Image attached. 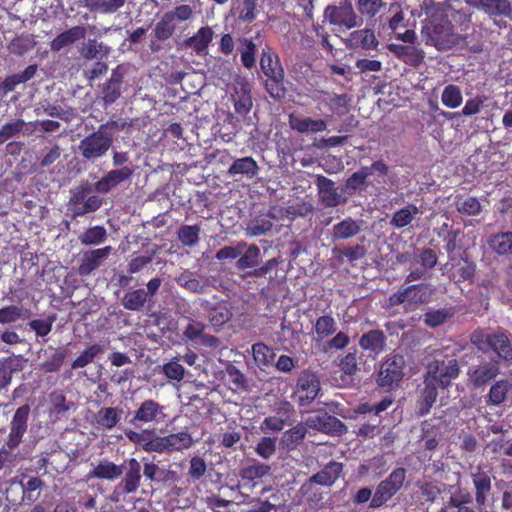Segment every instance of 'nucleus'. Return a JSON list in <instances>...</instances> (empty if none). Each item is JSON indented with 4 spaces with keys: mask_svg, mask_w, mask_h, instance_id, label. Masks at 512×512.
Segmentation results:
<instances>
[{
    "mask_svg": "<svg viewBox=\"0 0 512 512\" xmlns=\"http://www.w3.org/2000/svg\"><path fill=\"white\" fill-rule=\"evenodd\" d=\"M350 41L356 47H361L364 50L376 49L379 41L372 29H360L350 34Z\"/></svg>",
    "mask_w": 512,
    "mask_h": 512,
    "instance_id": "nucleus-41",
    "label": "nucleus"
},
{
    "mask_svg": "<svg viewBox=\"0 0 512 512\" xmlns=\"http://www.w3.org/2000/svg\"><path fill=\"white\" fill-rule=\"evenodd\" d=\"M66 357L67 350L58 348L49 358L41 363V369L48 373L57 372L61 368Z\"/></svg>",
    "mask_w": 512,
    "mask_h": 512,
    "instance_id": "nucleus-61",
    "label": "nucleus"
},
{
    "mask_svg": "<svg viewBox=\"0 0 512 512\" xmlns=\"http://www.w3.org/2000/svg\"><path fill=\"white\" fill-rule=\"evenodd\" d=\"M320 388L318 376L311 371L304 370L297 379L293 397L299 406H308L317 398Z\"/></svg>",
    "mask_w": 512,
    "mask_h": 512,
    "instance_id": "nucleus-8",
    "label": "nucleus"
},
{
    "mask_svg": "<svg viewBox=\"0 0 512 512\" xmlns=\"http://www.w3.org/2000/svg\"><path fill=\"white\" fill-rule=\"evenodd\" d=\"M468 4L491 18L511 17L512 6L509 0H470Z\"/></svg>",
    "mask_w": 512,
    "mask_h": 512,
    "instance_id": "nucleus-22",
    "label": "nucleus"
},
{
    "mask_svg": "<svg viewBox=\"0 0 512 512\" xmlns=\"http://www.w3.org/2000/svg\"><path fill=\"white\" fill-rule=\"evenodd\" d=\"M473 485L475 488V500L479 507L485 505L488 495L491 492L492 484L490 475L478 469L477 472L471 474Z\"/></svg>",
    "mask_w": 512,
    "mask_h": 512,
    "instance_id": "nucleus-28",
    "label": "nucleus"
},
{
    "mask_svg": "<svg viewBox=\"0 0 512 512\" xmlns=\"http://www.w3.org/2000/svg\"><path fill=\"white\" fill-rule=\"evenodd\" d=\"M86 36V29L83 26H74L61 34L57 35L51 42V50L58 52L62 48L75 43L78 40L84 39Z\"/></svg>",
    "mask_w": 512,
    "mask_h": 512,
    "instance_id": "nucleus-32",
    "label": "nucleus"
},
{
    "mask_svg": "<svg viewBox=\"0 0 512 512\" xmlns=\"http://www.w3.org/2000/svg\"><path fill=\"white\" fill-rule=\"evenodd\" d=\"M288 125L291 130L300 134L319 133L327 128V124L323 119H313L296 113L288 115Z\"/></svg>",
    "mask_w": 512,
    "mask_h": 512,
    "instance_id": "nucleus-20",
    "label": "nucleus"
},
{
    "mask_svg": "<svg viewBox=\"0 0 512 512\" xmlns=\"http://www.w3.org/2000/svg\"><path fill=\"white\" fill-rule=\"evenodd\" d=\"M324 16L333 25L352 29L363 24L362 18L355 12L350 0H343L339 5H328Z\"/></svg>",
    "mask_w": 512,
    "mask_h": 512,
    "instance_id": "nucleus-7",
    "label": "nucleus"
},
{
    "mask_svg": "<svg viewBox=\"0 0 512 512\" xmlns=\"http://www.w3.org/2000/svg\"><path fill=\"white\" fill-rule=\"evenodd\" d=\"M455 206L457 211L462 215L476 216L481 213L482 206L476 197L469 196L462 198L456 197Z\"/></svg>",
    "mask_w": 512,
    "mask_h": 512,
    "instance_id": "nucleus-54",
    "label": "nucleus"
},
{
    "mask_svg": "<svg viewBox=\"0 0 512 512\" xmlns=\"http://www.w3.org/2000/svg\"><path fill=\"white\" fill-rule=\"evenodd\" d=\"M488 245L499 256L512 255V231L492 234L488 239Z\"/></svg>",
    "mask_w": 512,
    "mask_h": 512,
    "instance_id": "nucleus-34",
    "label": "nucleus"
},
{
    "mask_svg": "<svg viewBox=\"0 0 512 512\" xmlns=\"http://www.w3.org/2000/svg\"><path fill=\"white\" fill-rule=\"evenodd\" d=\"M107 238V231L103 226L96 225L87 228L80 234L79 240L83 245H98Z\"/></svg>",
    "mask_w": 512,
    "mask_h": 512,
    "instance_id": "nucleus-55",
    "label": "nucleus"
},
{
    "mask_svg": "<svg viewBox=\"0 0 512 512\" xmlns=\"http://www.w3.org/2000/svg\"><path fill=\"white\" fill-rule=\"evenodd\" d=\"M124 472V465H117L107 459L100 460L99 463L87 474L88 479H100L114 481Z\"/></svg>",
    "mask_w": 512,
    "mask_h": 512,
    "instance_id": "nucleus-25",
    "label": "nucleus"
},
{
    "mask_svg": "<svg viewBox=\"0 0 512 512\" xmlns=\"http://www.w3.org/2000/svg\"><path fill=\"white\" fill-rule=\"evenodd\" d=\"M239 51L242 65L251 70L256 66L257 46L251 38L241 37L238 39Z\"/></svg>",
    "mask_w": 512,
    "mask_h": 512,
    "instance_id": "nucleus-39",
    "label": "nucleus"
},
{
    "mask_svg": "<svg viewBox=\"0 0 512 512\" xmlns=\"http://www.w3.org/2000/svg\"><path fill=\"white\" fill-rule=\"evenodd\" d=\"M307 433V429L298 424L286 430L281 437V445L284 449L292 451L302 442Z\"/></svg>",
    "mask_w": 512,
    "mask_h": 512,
    "instance_id": "nucleus-44",
    "label": "nucleus"
},
{
    "mask_svg": "<svg viewBox=\"0 0 512 512\" xmlns=\"http://www.w3.org/2000/svg\"><path fill=\"white\" fill-rule=\"evenodd\" d=\"M120 410L112 407H103L96 413V423L105 428L112 429L120 421Z\"/></svg>",
    "mask_w": 512,
    "mask_h": 512,
    "instance_id": "nucleus-52",
    "label": "nucleus"
},
{
    "mask_svg": "<svg viewBox=\"0 0 512 512\" xmlns=\"http://www.w3.org/2000/svg\"><path fill=\"white\" fill-rule=\"evenodd\" d=\"M103 351V346L100 344L95 343L90 345L72 362L71 368H84L85 366L93 362L94 358L101 354Z\"/></svg>",
    "mask_w": 512,
    "mask_h": 512,
    "instance_id": "nucleus-57",
    "label": "nucleus"
},
{
    "mask_svg": "<svg viewBox=\"0 0 512 512\" xmlns=\"http://www.w3.org/2000/svg\"><path fill=\"white\" fill-rule=\"evenodd\" d=\"M259 172L260 167L257 161L251 156L235 159L228 168V174L230 176L241 175L247 179L257 177Z\"/></svg>",
    "mask_w": 512,
    "mask_h": 512,
    "instance_id": "nucleus-26",
    "label": "nucleus"
},
{
    "mask_svg": "<svg viewBox=\"0 0 512 512\" xmlns=\"http://www.w3.org/2000/svg\"><path fill=\"white\" fill-rule=\"evenodd\" d=\"M260 68L267 77L265 89L273 99H282L285 97L286 89L284 86V69L280 58L272 48L266 46L262 49L260 57Z\"/></svg>",
    "mask_w": 512,
    "mask_h": 512,
    "instance_id": "nucleus-4",
    "label": "nucleus"
},
{
    "mask_svg": "<svg viewBox=\"0 0 512 512\" xmlns=\"http://www.w3.org/2000/svg\"><path fill=\"white\" fill-rule=\"evenodd\" d=\"M22 487V502L30 505L40 497L39 490L44 486V481L39 477H31L27 482H20Z\"/></svg>",
    "mask_w": 512,
    "mask_h": 512,
    "instance_id": "nucleus-46",
    "label": "nucleus"
},
{
    "mask_svg": "<svg viewBox=\"0 0 512 512\" xmlns=\"http://www.w3.org/2000/svg\"><path fill=\"white\" fill-rule=\"evenodd\" d=\"M133 174L131 166L110 170L94 184V189L98 193L107 194L119 184L129 181Z\"/></svg>",
    "mask_w": 512,
    "mask_h": 512,
    "instance_id": "nucleus-16",
    "label": "nucleus"
},
{
    "mask_svg": "<svg viewBox=\"0 0 512 512\" xmlns=\"http://www.w3.org/2000/svg\"><path fill=\"white\" fill-rule=\"evenodd\" d=\"M343 471V464L337 461H330L319 472L311 476L312 481L317 482L318 485L332 486L340 477Z\"/></svg>",
    "mask_w": 512,
    "mask_h": 512,
    "instance_id": "nucleus-31",
    "label": "nucleus"
},
{
    "mask_svg": "<svg viewBox=\"0 0 512 512\" xmlns=\"http://www.w3.org/2000/svg\"><path fill=\"white\" fill-rule=\"evenodd\" d=\"M111 249V246H106L84 253L78 266V274L82 277L89 276L109 256Z\"/></svg>",
    "mask_w": 512,
    "mask_h": 512,
    "instance_id": "nucleus-24",
    "label": "nucleus"
},
{
    "mask_svg": "<svg viewBox=\"0 0 512 512\" xmlns=\"http://www.w3.org/2000/svg\"><path fill=\"white\" fill-rule=\"evenodd\" d=\"M450 262L445 264L447 268L449 264L455 267V271L452 273L451 278L456 282L462 281H473L476 272V265L473 261L468 260V258H453L450 257Z\"/></svg>",
    "mask_w": 512,
    "mask_h": 512,
    "instance_id": "nucleus-29",
    "label": "nucleus"
},
{
    "mask_svg": "<svg viewBox=\"0 0 512 512\" xmlns=\"http://www.w3.org/2000/svg\"><path fill=\"white\" fill-rule=\"evenodd\" d=\"M316 485L317 482L310 477L298 490L299 495L311 506H318L323 500V493Z\"/></svg>",
    "mask_w": 512,
    "mask_h": 512,
    "instance_id": "nucleus-49",
    "label": "nucleus"
},
{
    "mask_svg": "<svg viewBox=\"0 0 512 512\" xmlns=\"http://www.w3.org/2000/svg\"><path fill=\"white\" fill-rule=\"evenodd\" d=\"M420 213V209L413 203H408L401 209L394 212L390 219V225L394 229H402L412 223L415 215Z\"/></svg>",
    "mask_w": 512,
    "mask_h": 512,
    "instance_id": "nucleus-36",
    "label": "nucleus"
},
{
    "mask_svg": "<svg viewBox=\"0 0 512 512\" xmlns=\"http://www.w3.org/2000/svg\"><path fill=\"white\" fill-rule=\"evenodd\" d=\"M51 412L57 416L63 415L74 407L73 402H67L62 392H52L50 394Z\"/></svg>",
    "mask_w": 512,
    "mask_h": 512,
    "instance_id": "nucleus-64",
    "label": "nucleus"
},
{
    "mask_svg": "<svg viewBox=\"0 0 512 512\" xmlns=\"http://www.w3.org/2000/svg\"><path fill=\"white\" fill-rule=\"evenodd\" d=\"M316 185L319 200L324 207L334 208L346 202V198L338 192V188L335 187V183L331 179L319 176Z\"/></svg>",
    "mask_w": 512,
    "mask_h": 512,
    "instance_id": "nucleus-18",
    "label": "nucleus"
},
{
    "mask_svg": "<svg viewBox=\"0 0 512 512\" xmlns=\"http://www.w3.org/2000/svg\"><path fill=\"white\" fill-rule=\"evenodd\" d=\"M449 351V347L442 348L426 365L423 388L417 401L419 414L422 416L430 412L437 401L439 391L448 390L460 375L457 355Z\"/></svg>",
    "mask_w": 512,
    "mask_h": 512,
    "instance_id": "nucleus-1",
    "label": "nucleus"
},
{
    "mask_svg": "<svg viewBox=\"0 0 512 512\" xmlns=\"http://www.w3.org/2000/svg\"><path fill=\"white\" fill-rule=\"evenodd\" d=\"M243 253L244 254L236 262V267L239 270L255 268L256 266H258L260 262L261 252L257 245H246V248Z\"/></svg>",
    "mask_w": 512,
    "mask_h": 512,
    "instance_id": "nucleus-51",
    "label": "nucleus"
},
{
    "mask_svg": "<svg viewBox=\"0 0 512 512\" xmlns=\"http://www.w3.org/2000/svg\"><path fill=\"white\" fill-rule=\"evenodd\" d=\"M422 37L425 44L435 47L438 51H446L459 45L462 37L454 31V25L445 15H432L422 26Z\"/></svg>",
    "mask_w": 512,
    "mask_h": 512,
    "instance_id": "nucleus-3",
    "label": "nucleus"
},
{
    "mask_svg": "<svg viewBox=\"0 0 512 512\" xmlns=\"http://www.w3.org/2000/svg\"><path fill=\"white\" fill-rule=\"evenodd\" d=\"M387 337L385 333L380 329L370 330L359 339V346L364 351H369L378 355L382 353L386 347Z\"/></svg>",
    "mask_w": 512,
    "mask_h": 512,
    "instance_id": "nucleus-27",
    "label": "nucleus"
},
{
    "mask_svg": "<svg viewBox=\"0 0 512 512\" xmlns=\"http://www.w3.org/2000/svg\"><path fill=\"white\" fill-rule=\"evenodd\" d=\"M359 16L363 19H372L385 7L383 0H355Z\"/></svg>",
    "mask_w": 512,
    "mask_h": 512,
    "instance_id": "nucleus-53",
    "label": "nucleus"
},
{
    "mask_svg": "<svg viewBox=\"0 0 512 512\" xmlns=\"http://www.w3.org/2000/svg\"><path fill=\"white\" fill-rule=\"evenodd\" d=\"M500 374V366L497 360L482 362L469 370V381L475 388L488 385Z\"/></svg>",
    "mask_w": 512,
    "mask_h": 512,
    "instance_id": "nucleus-15",
    "label": "nucleus"
},
{
    "mask_svg": "<svg viewBox=\"0 0 512 512\" xmlns=\"http://www.w3.org/2000/svg\"><path fill=\"white\" fill-rule=\"evenodd\" d=\"M176 283L193 293H203L205 288V285L200 280L193 277L192 273L189 271L179 275L176 278Z\"/></svg>",
    "mask_w": 512,
    "mask_h": 512,
    "instance_id": "nucleus-63",
    "label": "nucleus"
},
{
    "mask_svg": "<svg viewBox=\"0 0 512 512\" xmlns=\"http://www.w3.org/2000/svg\"><path fill=\"white\" fill-rule=\"evenodd\" d=\"M125 464H127V468L115 491L128 495L136 493L141 485V463L136 458H129L125 460Z\"/></svg>",
    "mask_w": 512,
    "mask_h": 512,
    "instance_id": "nucleus-13",
    "label": "nucleus"
},
{
    "mask_svg": "<svg viewBox=\"0 0 512 512\" xmlns=\"http://www.w3.org/2000/svg\"><path fill=\"white\" fill-rule=\"evenodd\" d=\"M470 342L483 353L495 354L499 363H512V334L508 330L497 327L491 333H486L477 328L470 334Z\"/></svg>",
    "mask_w": 512,
    "mask_h": 512,
    "instance_id": "nucleus-2",
    "label": "nucleus"
},
{
    "mask_svg": "<svg viewBox=\"0 0 512 512\" xmlns=\"http://www.w3.org/2000/svg\"><path fill=\"white\" fill-rule=\"evenodd\" d=\"M276 219L275 215L268 212L260 214L253 218L247 225V232L251 236H262L269 232L273 227V221Z\"/></svg>",
    "mask_w": 512,
    "mask_h": 512,
    "instance_id": "nucleus-40",
    "label": "nucleus"
},
{
    "mask_svg": "<svg viewBox=\"0 0 512 512\" xmlns=\"http://www.w3.org/2000/svg\"><path fill=\"white\" fill-rule=\"evenodd\" d=\"M363 220H355L352 217H346L335 223L331 229L333 242H340L352 239L362 232Z\"/></svg>",
    "mask_w": 512,
    "mask_h": 512,
    "instance_id": "nucleus-21",
    "label": "nucleus"
},
{
    "mask_svg": "<svg viewBox=\"0 0 512 512\" xmlns=\"http://www.w3.org/2000/svg\"><path fill=\"white\" fill-rule=\"evenodd\" d=\"M453 316V312L447 309L431 310L424 314V323L430 328H436L444 324Z\"/></svg>",
    "mask_w": 512,
    "mask_h": 512,
    "instance_id": "nucleus-60",
    "label": "nucleus"
},
{
    "mask_svg": "<svg viewBox=\"0 0 512 512\" xmlns=\"http://www.w3.org/2000/svg\"><path fill=\"white\" fill-rule=\"evenodd\" d=\"M167 453L182 452L191 448L194 444L192 435L187 431H179L165 435Z\"/></svg>",
    "mask_w": 512,
    "mask_h": 512,
    "instance_id": "nucleus-35",
    "label": "nucleus"
},
{
    "mask_svg": "<svg viewBox=\"0 0 512 512\" xmlns=\"http://www.w3.org/2000/svg\"><path fill=\"white\" fill-rule=\"evenodd\" d=\"M165 417L164 406L153 399H146L139 404L129 423L135 427L149 423H159Z\"/></svg>",
    "mask_w": 512,
    "mask_h": 512,
    "instance_id": "nucleus-10",
    "label": "nucleus"
},
{
    "mask_svg": "<svg viewBox=\"0 0 512 512\" xmlns=\"http://www.w3.org/2000/svg\"><path fill=\"white\" fill-rule=\"evenodd\" d=\"M441 101L447 108L455 109L459 107L463 101L461 89L455 84L445 86L442 91Z\"/></svg>",
    "mask_w": 512,
    "mask_h": 512,
    "instance_id": "nucleus-56",
    "label": "nucleus"
},
{
    "mask_svg": "<svg viewBox=\"0 0 512 512\" xmlns=\"http://www.w3.org/2000/svg\"><path fill=\"white\" fill-rule=\"evenodd\" d=\"M176 23L170 13L165 12L154 28V36L159 41H166L173 36Z\"/></svg>",
    "mask_w": 512,
    "mask_h": 512,
    "instance_id": "nucleus-48",
    "label": "nucleus"
},
{
    "mask_svg": "<svg viewBox=\"0 0 512 512\" xmlns=\"http://www.w3.org/2000/svg\"><path fill=\"white\" fill-rule=\"evenodd\" d=\"M405 361L401 355H393L385 360L380 367L378 374V385L380 387H392L398 384L404 376Z\"/></svg>",
    "mask_w": 512,
    "mask_h": 512,
    "instance_id": "nucleus-11",
    "label": "nucleus"
},
{
    "mask_svg": "<svg viewBox=\"0 0 512 512\" xmlns=\"http://www.w3.org/2000/svg\"><path fill=\"white\" fill-rule=\"evenodd\" d=\"M387 49L401 62L410 67L419 68L425 63V51L414 44L389 43Z\"/></svg>",
    "mask_w": 512,
    "mask_h": 512,
    "instance_id": "nucleus-12",
    "label": "nucleus"
},
{
    "mask_svg": "<svg viewBox=\"0 0 512 512\" xmlns=\"http://www.w3.org/2000/svg\"><path fill=\"white\" fill-rule=\"evenodd\" d=\"M271 467L268 464L261 463L257 460H252L250 465H247L239 471V489L252 490L263 477L270 474Z\"/></svg>",
    "mask_w": 512,
    "mask_h": 512,
    "instance_id": "nucleus-14",
    "label": "nucleus"
},
{
    "mask_svg": "<svg viewBox=\"0 0 512 512\" xmlns=\"http://www.w3.org/2000/svg\"><path fill=\"white\" fill-rule=\"evenodd\" d=\"M22 368L18 357H6L0 359V388H6L12 380L13 374Z\"/></svg>",
    "mask_w": 512,
    "mask_h": 512,
    "instance_id": "nucleus-38",
    "label": "nucleus"
},
{
    "mask_svg": "<svg viewBox=\"0 0 512 512\" xmlns=\"http://www.w3.org/2000/svg\"><path fill=\"white\" fill-rule=\"evenodd\" d=\"M142 449L148 453H167V444L165 436L157 435L153 430V434H150V436L147 437V440L144 443H142Z\"/></svg>",
    "mask_w": 512,
    "mask_h": 512,
    "instance_id": "nucleus-62",
    "label": "nucleus"
},
{
    "mask_svg": "<svg viewBox=\"0 0 512 512\" xmlns=\"http://www.w3.org/2000/svg\"><path fill=\"white\" fill-rule=\"evenodd\" d=\"M252 355L257 366H267L275 356L273 350L266 344L259 342L252 345Z\"/></svg>",
    "mask_w": 512,
    "mask_h": 512,
    "instance_id": "nucleus-59",
    "label": "nucleus"
},
{
    "mask_svg": "<svg viewBox=\"0 0 512 512\" xmlns=\"http://www.w3.org/2000/svg\"><path fill=\"white\" fill-rule=\"evenodd\" d=\"M313 329L317 340H324L335 334L337 323L331 314H326L316 319Z\"/></svg>",
    "mask_w": 512,
    "mask_h": 512,
    "instance_id": "nucleus-45",
    "label": "nucleus"
},
{
    "mask_svg": "<svg viewBox=\"0 0 512 512\" xmlns=\"http://www.w3.org/2000/svg\"><path fill=\"white\" fill-rule=\"evenodd\" d=\"M29 415V405L25 404L17 408L10 422V432L8 434L9 445L13 446L16 442H22L27 432Z\"/></svg>",
    "mask_w": 512,
    "mask_h": 512,
    "instance_id": "nucleus-19",
    "label": "nucleus"
},
{
    "mask_svg": "<svg viewBox=\"0 0 512 512\" xmlns=\"http://www.w3.org/2000/svg\"><path fill=\"white\" fill-rule=\"evenodd\" d=\"M123 82V69L121 66H117L112 70L110 78L103 84L101 89L104 107L112 105L121 97Z\"/></svg>",
    "mask_w": 512,
    "mask_h": 512,
    "instance_id": "nucleus-17",
    "label": "nucleus"
},
{
    "mask_svg": "<svg viewBox=\"0 0 512 512\" xmlns=\"http://www.w3.org/2000/svg\"><path fill=\"white\" fill-rule=\"evenodd\" d=\"M407 471L403 467L393 469L390 474L381 480L373 493L369 503L372 509H378L385 506L404 486Z\"/></svg>",
    "mask_w": 512,
    "mask_h": 512,
    "instance_id": "nucleus-5",
    "label": "nucleus"
},
{
    "mask_svg": "<svg viewBox=\"0 0 512 512\" xmlns=\"http://www.w3.org/2000/svg\"><path fill=\"white\" fill-rule=\"evenodd\" d=\"M406 309H415L420 305L427 304L432 297L433 289L430 284H412L404 288Z\"/></svg>",
    "mask_w": 512,
    "mask_h": 512,
    "instance_id": "nucleus-23",
    "label": "nucleus"
},
{
    "mask_svg": "<svg viewBox=\"0 0 512 512\" xmlns=\"http://www.w3.org/2000/svg\"><path fill=\"white\" fill-rule=\"evenodd\" d=\"M325 98L323 103L329 108V110L336 115H343L348 110L349 98L346 94H336L325 92Z\"/></svg>",
    "mask_w": 512,
    "mask_h": 512,
    "instance_id": "nucleus-50",
    "label": "nucleus"
},
{
    "mask_svg": "<svg viewBox=\"0 0 512 512\" xmlns=\"http://www.w3.org/2000/svg\"><path fill=\"white\" fill-rule=\"evenodd\" d=\"M512 388V383L507 379L496 381L490 388L487 396V404L500 405L507 397V393Z\"/></svg>",
    "mask_w": 512,
    "mask_h": 512,
    "instance_id": "nucleus-47",
    "label": "nucleus"
},
{
    "mask_svg": "<svg viewBox=\"0 0 512 512\" xmlns=\"http://www.w3.org/2000/svg\"><path fill=\"white\" fill-rule=\"evenodd\" d=\"M200 227L198 225H183L179 228L177 236L183 246L194 247L199 242Z\"/></svg>",
    "mask_w": 512,
    "mask_h": 512,
    "instance_id": "nucleus-58",
    "label": "nucleus"
},
{
    "mask_svg": "<svg viewBox=\"0 0 512 512\" xmlns=\"http://www.w3.org/2000/svg\"><path fill=\"white\" fill-rule=\"evenodd\" d=\"M31 311L18 305H8L0 308V324L7 325L18 320L30 318Z\"/></svg>",
    "mask_w": 512,
    "mask_h": 512,
    "instance_id": "nucleus-43",
    "label": "nucleus"
},
{
    "mask_svg": "<svg viewBox=\"0 0 512 512\" xmlns=\"http://www.w3.org/2000/svg\"><path fill=\"white\" fill-rule=\"evenodd\" d=\"M366 252H367V250H366L365 246L360 245V244H356L354 246H346L343 248L334 247L332 249L333 256L339 262H343V258H345L351 264L364 258L366 255Z\"/></svg>",
    "mask_w": 512,
    "mask_h": 512,
    "instance_id": "nucleus-42",
    "label": "nucleus"
},
{
    "mask_svg": "<svg viewBox=\"0 0 512 512\" xmlns=\"http://www.w3.org/2000/svg\"><path fill=\"white\" fill-rule=\"evenodd\" d=\"M213 35L214 32L211 27H201L193 36L185 40V45L192 48L197 55H203L212 42Z\"/></svg>",
    "mask_w": 512,
    "mask_h": 512,
    "instance_id": "nucleus-30",
    "label": "nucleus"
},
{
    "mask_svg": "<svg viewBox=\"0 0 512 512\" xmlns=\"http://www.w3.org/2000/svg\"><path fill=\"white\" fill-rule=\"evenodd\" d=\"M37 69V65L32 64L27 66L21 73L7 76L0 84L3 94L7 95L12 92L17 85L31 80L35 76Z\"/></svg>",
    "mask_w": 512,
    "mask_h": 512,
    "instance_id": "nucleus-33",
    "label": "nucleus"
},
{
    "mask_svg": "<svg viewBox=\"0 0 512 512\" xmlns=\"http://www.w3.org/2000/svg\"><path fill=\"white\" fill-rule=\"evenodd\" d=\"M147 301V293L140 288L127 291L121 298L120 303L126 310L140 312L144 309Z\"/></svg>",
    "mask_w": 512,
    "mask_h": 512,
    "instance_id": "nucleus-37",
    "label": "nucleus"
},
{
    "mask_svg": "<svg viewBox=\"0 0 512 512\" xmlns=\"http://www.w3.org/2000/svg\"><path fill=\"white\" fill-rule=\"evenodd\" d=\"M377 172L381 176H387L389 167L382 161H374L370 166H363L359 170L352 173L345 181V189L348 194H355L357 191L365 189L368 185V177Z\"/></svg>",
    "mask_w": 512,
    "mask_h": 512,
    "instance_id": "nucleus-9",
    "label": "nucleus"
},
{
    "mask_svg": "<svg viewBox=\"0 0 512 512\" xmlns=\"http://www.w3.org/2000/svg\"><path fill=\"white\" fill-rule=\"evenodd\" d=\"M113 144V133H102L97 130L80 140L78 151L86 161L98 160L106 156Z\"/></svg>",
    "mask_w": 512,
    "mask_h": 512,
    "instance_id": "nucleus-6",
    "label": "nucleus"
}]
</instances>
